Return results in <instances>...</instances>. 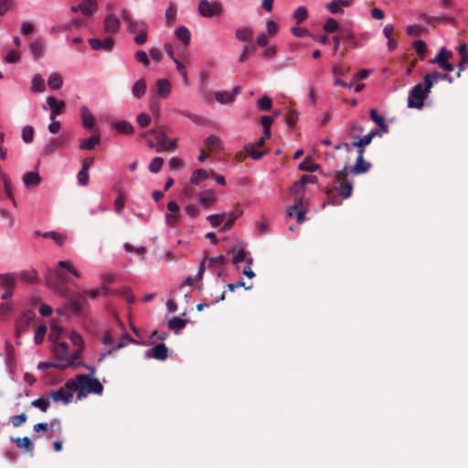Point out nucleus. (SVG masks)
<instances>
[{"label": "nucleus", "mask_w": 468, "mask_h": 468, "mask_svg": "<svg viewBox=\"0 0 468 468\" xmlns=\"http://www.w3.org/2000/svg\"><path fill=\"white\" fill-rule=\"evenodd\" d=\"M34 314L32 313H27L21 315L16 319V334L19 336L23 332H25L30 322L33 320Z\"/></svg>", "instance_id": "2eb2a0df"}, {"label": "nucleus", "mask_w": 468, "mask_h": 468, "mask_svg": "<svg viewBox=\"0 0 468 468\" xmlns=\"http://www.w3.org/2000/svg\"><path fill=\"white\" fill-rule=\"evenodd\" d=\"M123 247H124V250L126 252H135V253L141 255L143 260L145 258L147 250L144 246L133 248V246L132 244L125 243Z\"/></svg>", "instance_id": "3c124183"}, {"label": "nucleus", "mask_w": 468, "mask_h": 468, "mask_svg": "<svg viewBox=\"0 0 468 468\" xmlns=\"http://www.w3.org/2000/svg\"><path fill=\"white\" fill-rule=\"evenodd\" d=\"M209 174L205 169H197L192 173L190 181L193 185L198 186L201 181L207 179Z\"/></svg>", "instance_id": "58836bf2"}, {"label": "nucleus", "mask_w": 468, "mask_h": 468, "mask_svg": "<svg viewBox=\"0 0 468 468\" xmlns=\"http://www.w3.org/2000/svg\"><path fill=\"white\" fill-rule=\"evenodd\" d=\"M163 164L164 159L162 157H154L149 165V171L152 173L159 172Z\"/></svg>", "instance_id": "bf43d9fd"}, {"label": "nucleus", "mask_w": 468, "mask_h": 468, "mask_svg": "<svg viewBox=\"0 0 468 468\" xmlns=\"http://www.w3.org/2000/svg\"><path fill=\"white\" fill-rule=\"evenodd\" d=\"M440 80H447L450 83L453 80L449 74H443L436 70L426 74L423 78L424 84L427 85L428 89H431Z\"/></svg>", "instance_id": "9b49d317"}, {"label": "nucleus", "mask_w": 468, "mask_h": 468, "mask_svg": "<svg viewBox=\"0 0 468 468\" xmlns=\"http://www.w3.org/2000/svg\"><path fill=\"white\" fill-rule=\"evenodd\" d=\"M226 217L227 213H222L217 215H209L207 217V219L209 221L212 227L216 228L225 222Z\"/></svg>", "instance_id": "a18cd8bd"}, {"label": "nucleus", "mask_w": 468, "mask_h": 468, "mask_svg": "<svg viewBox=\"0 0 468 468\" xmlns=\"http://www.w3.org/2000/svg\"><path fill=\"white\" fill-rule=\"evenodd\" d=\"M171 93V84L166 79H160L156 81V94L166 99Z\"/></svg>", "instance_id": "6ab92c4d"}, {"label": "nucleus", "mask_w": 468, "mask_h": 468, "mask_svg": "<svg viewBox=\"0 0 468 468\" xmlns=\"http://www.w3.org/2000/svg\"><path fill=\"white\" fill-rule=\"evenodd\" d=\"M419 19L432 26L433 27H435V24L441 21L442 18L441 17H438V16H431L429 15H427L426 13H420L419 15Z\"/></svg>", "instance_id": "6e6d98bb"}, {"label": "nucleus", "mask_w": 468, "mask_h": 468, "mask_svg": "<svg viewBox=\"0 0 468 468\" xmlns=\"http://www.w3.org/2000/svg\"><path fill=\"white\" fill-rule=\"evenodd\" d=\"M20 277L29 283H35L37 282V275L36 271H27L20 273Z\"/></svg>", "instance_id": "4d7b16f0"}, {"label": "nucleus", "mask_w": 468, "mask_h": 468, "mask_svg": "<svg viewBox=\"0 0 468 468\" xmlns=\"http://www.w3.org/2000/svg\"><path fill=\"white\" fill-rule=\"evenodd\" d=\"M319 168V165L312 163L305 159L299 165V169L302 171L314 172Z\"/></svg>", "instance_id": "13d9d810"}, {"label": "nucleus", "mask_w": 468, "mask_h": 468, "mask_svg": "<svg viewBox=\"0 0 468 468\" xmlns=\"http://www.w3.org/2000/svg\"><path fill=\"white\" fill-rule=\"evenodd\" d=\"M254 51H255V47L253 45L249 44V45L244 46L243 50H242L241 54L239 55V62L243 63L244 61H246L248 59L249 55L253 53Z\"/></svg>", "instance_id": "052dcab7"}, {"label": "nucleus", "mask_w": 468, "mask_h": 468, "mask_svg": "<svg viewBox=\"0 0 468 468\" xmlns=\"http://www.w3.org/2000/svg\"><path fill=\"white\" fill-rule=\"evenodd\" d=\"M431 89L427 88V85L422 83L416 84L410 92L408 98V107L421 109L423 107V101L430 92Z\"/></svg>", "instance_id": "7ed1b4c3"}, {"label": "nucleus", "mask_w": 468, "mask_h": 468, "mask_svg": "<svg viewBox=\"0 0 468 468\" xmlns=\"http://www.w3.org/2000/svg\"><path fill=\"white\" fill-rule=\"evenodd\" d=\"M257 106L261 111H270L272 106V101L269 97L263 96L258 100Z\"/></svg>", "instance_id": "603ef678"}, {"label": "nucleus", "mask_w": 468, "mask_h": 468, "mask_svg": "<svg viewBox=\"0 0 468 468\" xmlns=\"http://www.w3.org/2000/svg\"><path fill=\"white\" fill-rule=\"evenodd\" d=\"M186 320L175 316L168 322V328L170 330L178 331L183 329L186 324Z\"/></svg>", "instance_id": "c03bdc74"}, {"label": "nucleus", "mask_w": 468, "mask_h": 468, "mask_svg": "<svg viewBox=\"0 0 468 468\" xmlns=\"http://www.w3.org/2000/svg\"><path fill=\"white\" fill-rule=\"evenodd\" d=\"M11 441L15 442L18 448L33 452L34 445L28 437L11 438Z\"/></svg>", "instance_id": "7c9ffc66"}, {"label": "nucleus", "mask_w": 468, "mask_h": 468, "mask_svg": "<svg viewBox=\"0 0 468 468\" xmlns=\"http://www.w3.org/2000/svg\"><path fill=\"white\" fill-rule=\"evenodd\" d=\"M46 101H47L48 105L50 107V110H51V114H50V117H49L50 120L56 119L57 115H59L60 113H62V112H63V110H64V108L66 106L64 101H58L53 96H48L46 99Z\"/></svg>", "instance_id": "4468645a"}, {"label": "nucleus", "mask_w": 468, "mask_h": 468, "mask_svg": "<svg viewBox=\"0 0 468 468\" xmlns=\"http://www.w3.org/2000/svg\"><path fill=\"white\" fill-rule=\"evenodd\" d=\"M48 85L51 90H58L63 85V79L60 74L54 72L48 80Z\"/></svg>", "instance_id": "4c0bfd02"}, {"label": "nucleus", "mask_w": 468, "mask_h": 468, "mask_svg": "<svg viewBox=\"0 0 468 468\" xmlns=\"http://www.w3.org/2000/svg\"><path fill=\"white\" fill-rule=\"evenodd\" d=\"M27 420V416L25 413H21L19 415L12 416L10 421L12 425L16 428L20 427L23 423H25Z\"/></svg>", "instance_id": "69168bd1"}, {"label": "nucleus", "mask_w": 468, "mask_h": 468, "mask_svg": "<svg viewBox=\"0 0 468 468\" xmlns=\"http://www.w3.org/2000/svg\"><path fill=\"white\" fill-rule=\"evenodd\" d=\"M16 285L15 274L7 273L0 275V286L5 290H14Z\"/></svg>", "instance_id": "c85d7f7f"}, {"label": "nucleus", "mask_w": 468, "mask_h": 468, "mask_svg": "<svg viewBox=\"0 0 468 468\" xmlns=\"http://www.w3.org/2000/svg\"><path fill=\"white\" fill-rule=\"evenodd\" d=\"M198 201L199 204L207 208L210 206H212L216 202V196L213 190L208 189L202 191L198 194Z\"/></svg>", "instance_id": "f3484780"}, {"label": "nucleus", "mask_w": 468, "mask_h": 468, "mask_svg": "<svg viewBox=\"0 0 468 468\" xmlns=\"http://www.w3.org/2000/svg\"><path fill=\"white\" fill-rule=\"evenodd\" d=\"M176 37L183 42L185 46H188L191 40V34L187 27L181 26L176 29Z\"/></svg>", "instance_id": "c756f323"}, {"label": "nucleus", "mask_w": 468, "mask_h": 468, "mask_svg": "<svg viewBox=\"0 0 468 468\" xmlns=\"http://www.w3.org/2000/svg\"><path fill=\"white\" fill-rule=\"evenodd\" d=\"M34 138V128L27 125L22 129V139L26 144H29Z\"/></svg>", "instance_id": "864d4df0"}, {"label": "nucleus", "mask_w": 468, "mask_h": 468, "mask_svg": "<svg viewBox=\"0 0 468 468\" xmlns=\"http://www.w3.org/2000/svg\"><path fill=\"white\" fill-rule=\"evenodd\" d=\"M49 398L41 397L37 399H35L31 402V406L39 409L42 412H47L49 407Z\"/></svg>", "instance_id": "37998d69"}, {"label": "nucleus", "mask_w": 468, "mask_h": 468, "mask_svg": "<svg viewBox=\"0 0 468 468\" xmlns=\"http://www.w3.org/2000/svg\"><path fill=\"white\" fill-rule=\"evenodd\" d=\"M220 144L221 140L216 134H211L205 140V145L210 151L218 149L220 147Z\"/></svg>", "instance_id": "79ce46f5"}, {"label": "nucleus", "mask_w": 468, "mask_h": 468, "mask_svg": "<svg viewBox=\"0 0 468 468\" xmlns=\"http://www.w3.org/2000/svg\"><path fill=\"white\" fill-rule=\"evenodd\" d=\"M308 17V11L305 6H299L293 12V18L296 20L297 24L303 22Z\"/></svg>", "instance_id": "49530a36"}, {"label": "nucleus", "mask_w": 468, "mask_h": 468, "mask_svg": "<svg viewBox=\"0 0 468 468\" xmlns=\"http://www.w3.org/2000/svg\"><path fill=\"white\" fill-rule=\"evenodd\" d=\"M73 391L66 388V385L57 390H51L48 393V398H51L55 402H62L68 404L73 398Z\"/></svg>", "instance_id": "0eeeda50"}, {"label": "nucleus", "mask_w": 468, "mask_h": 468, "mask_svg": "<svg viewBox=\"0 0 468 468\" xmlns=\"http://www.w3.org/2000/svg\"><path fill=\"white\" fill-rule=\"evenodd\" d=\"M136 121L140 127L144 128L150 124L151 117L149 114L142 112L137 115Z\"/></svg>", "instance_id": "0e129e2a"}, {"label": "nucleus", "mask_w": 468, "mask_h": 468, "mask_svg": "<svg viewBox=\"0 0 468 468\" xmlns=\"http://www.w3.org/2000/svg\"><path fill=\"white\" fill-rule=\"evenodd\" d=\"M146 357H153L156 360L164 361L167 358V347L165 344L160 343L148 349L145 353Z\"/></svg>", "instance_id": "f8f14e48"}, {"label": "nucleus", "mask_w": 468, "mask_h": 468, "mask_svg": "<svg viewBox=\"0 0 468 468\" xmlns=\"http://www.w3.org/2000/svg\"><path fill=\"white\" fill-rule=\"evenodd\" d=\"M29 48H30L31 55L33 56V58L35 59H38L41 57H43L44 50H45V46H44V44L42 42L37 41V40L33 41L29 45Z\"/></svg>", "instance_id": "473e14b6"}, {"label": "nucleus", "mask_w": 468, "mask_h": 468, "mask_svg": "<svg viewBox=\"0 0 468 468\" xmlns=\"http://www.w3.org/2000/svg\"><path fill=\"white\" fill-rule=\"evenodd\" d=\"M243 213V210L239 207V205L235 207V209L229 213H227L226 221L222 227L223 230L229 229L234 224L235 220L239 218Z\"/></svg>", "instance_id": "aec40b11"}, {"label": "nucleus", "mask_w": 468, "mask_h": 468, "mask_svg": "<svg viewBox=\"0 0 468 468\" xmlns=\"http://www.w3.org/2000/svg\"><path fill=\"white\" fill-rule=\"evenodd\" d=\"M46 333H47L46 325L40 324L37 326L36 334H35V337H34L35 343L37 345H40L43 342Z\"/></svg>", "instance_id": "5fc2aeb1"}, {"label": "nucleus", "mask_w": 468, "mask_h": 468, "mask_svg": "<svg viewBox=\"0 0 468 468\" xmlns=\"http://www.w3.org/2000/svg\"><path fill=\"white\" fill-rule=\"evenodd\" d=\"M407 34L410 37H418L420 36L424 31V27L417 25H410L407 27Z\"/></svg>", "instance_id": "680f3d73"}, {"label": "nucleus", "mask_w": 468, "mask_h": 468, "mask_svg": "<svg viewBox=\"0 0 468 468\" xmlns=\"http://www.w3.org/2000/svg\"><path fill=\"white\" fill-rule=\"evenodd\" d=\"M452 57V53L451 51H447L445 48H442L438 55L432 60L433 63H437L440 68L444 69L447 72L453 70V65L447 61L448 58Z\"/></svg>", "instance_id": "9d476101"}, {"label": "nucleus", "mask_w": 468, "mask_h": 468, "mask_svg": "<svg viewBox=\"0 0 468 468\" xmlns=\"http://www.w3.org/2000/svg\"><path fill=\"white\" fill-rule=\"evenodd\" d=\"M69 346L66 342H60L53 347V354L57 359L69 358Z\"/></svg>", "instance_id": "bb28decb"}, {"label": "nucleus", "mask_w": 468, "mask_h": 468, "mask_svg": "<svg viewBox=\"0 0 468 468\" xmlns=\"http://www.w3.org/2000/svg\"><path fill=\"white\" fill-rule=\"evenodd\" d=\"M371 164L365 161L364 157H356L355 165L350 169L354 175L365 174L369 171Z\"/></svg>", "instance_id": "412c9836"}, {"label": "nucleus", "mask_w": 468, "mask_h": 468, "mask_svg": "<svg viewBox=\"0 0 468 468\" xmlns=\"http://www.w3.org/2000/svg\"><path fill=\"white\" fill-rule=\"evenodd\" d=\"M120 19L115 14L110 13L104 17L103 30L109 37L116 34L120 30Z\"/></svg>", "instance_id": "6e6552de"}, {"label": "nucleus", "mask_w": 468, "mask_h": 468, "mask_svg": "<svg viewBox=\"0 0 468 468\" xmlns=\"http://www.w3.org/2000/svg\"><path fill=\"white\" fill-rule=\"evenodd\" d=\"M64 142L62 138H53L43 149L44 155L52 154L57 149L62 148Z\"/></svg>", "instance_id": "393cba45"}, {"label": "nucleus", "mask_w": 468, "mask_h": 468, "mask_svg": "<svg viewBox=\"0 0 468 468\" xmlns=\"http://www.w3.org/2000/svg\"><path fill=\"white\" fill-rule=\"evenodd\" d=\"M81 5V12L85 16H90L95 13L98 9L96 0H84L80 3Z\"/></svg>", "instance_id": "c9c22d12"}, {"label": "nucleus", "mask_w": 468, "mask_h": 468, "mask_svg": "<svg viewBox=\"0 0 468 468\" xmlns=\"http://www.w3.org/2000/svg\"><path fill=\"white\" fill-rule=\"evenodd\" d=\"M225 257L218 255L217 257H211L205 259L199 266L198 272L197 274V280H201L205 271L206 266L207 267H220L224 265Z\"/></svg>", "instance_id": "1a4fd4ad"}, {"label": "nucleus", "mask_w": 468, "mask_h": 468, "mask_svg": "<svg viewBox=\"0 0 468 468\" xmlns=\"http://www.w3.org/2000/svg\"><path fill=\"white\" fill-rule=\"evenodd\" d=\"M350 5V1L348 0H333L331 3L326 5V9H328L333 14L342 13V7H346Z\"/></svg>", "instance_id": "a878e982"}, {"label": "nucleus", "mask_w": 468, "mask_h": 468, "mask_svg": "<svg viewBox=\"0 0 468 468\" xmlns=\"http://www.w3.org/2000/svg\"><path fill=\"white\" fill-rule=\"evenodd\" d=\"M101 144V137L99 133L92 134L88 139H83L80 144V150H92L95 146Z\"/></svg>", "instance_id": "b1692460"}, {"label": "nucleus", "mask_w": 468, "mask_h": 468, "mask_svg": "<svg viewBox=\"0 0 468 468\" xmlns=\"http://www.w3.org/2000/svg\"><path fill=\"white\" fill-rule=\"evenodd\" d=\"M244 152L253 160H260L267 153L266 151H257L256 144L252 143L244 146Z\"/></svg>", "instance_id": "f704fd0d"}, {"label": "nucleus", "mask_w": 468, "mask_h": 468, "mask_svg": "<svg viewBox=\"0 0 468 468\" xmlns=\"http://www.w3.org/2000/svg\"><path fill=\"white\" fill-rule=\"evenodd\" d=\"M338 22L334 18H328L324 25V29L328 33H334L338 29Z\"/></svg>", "instance_id": "e2e57ef3"}, {"label": "nucleus", "mask_w": 468, "mask_h": 468, "mask_svg": "<svg viewBox=\"0 0 468 468\" xmlns=\"http://www.w3.org/2000/svg\"><path fill=\"white\" fill-rule=\"evenodd\" d=\"M198 11L204 17H213L221 16L223 10L218 2L210 3L207 0H200Z\"/></svg>", "instance_id": "20e7f679"}, {"label": "nucleus", "mask_w": 468, "mask_h": 468, "mask_svg": "<svg viewBox=\"0 0 468 468\" xmlns=\"http://www.w3.org/2000/svg\"><path fill=\"white\" fill-rule=\"evenodd\" d=\"M301 204H302V200L297 199L292 206L288 207V210H287V214L290 218L292 217L293 212H296L297 222L299 224L303 222L304 218H305V213H306V211L304 209L299 208V206Z\"/></svg>", "instance_id": "4be33fe9"}, {"label": "nucleus", "mask_w": 468, "mask_h": 468, "mask_svg": "<svg viewBox=\"0 0 468 468\" xmlns=\"http://www.w3.org/2000/svg\"><path fill=\"white\" fill-rule=\"evenodd\" d=\"M297 120H298V112L295 110H291L285 117V122L289 127L294 126Z\"/></svg>", "instance_id": "338daca9"}, {"label": "nucleus", "mask_w": 468, "mask_h": 468, "mask_svg": "<svg viewBox=\"0 0 468 468\" xmlns=\"http://www.w3.org/2000/svg\"><path fill=\"white\" fill-rule=\"evenodd\" d=\"M114 128L120 133L130 134L133 132V125L126 121H119L115 122Z\"/></svg>", "instance_id": "a19ab883"}, {"label": "nucleus", "mask_w": 468, "mask_h": 468, "mask_svg": "<svg viewBox=\"0 0 468 468\" xmlns=\"http://www.w3.org/2000/svg\"><path fill=\"white\" fill-rule=\"evenodd\" d=\"M32 92L38 93L45 90V82L40 74H35L31 81Z\"/></svg>", "instance_id": "e433bc0d"}, {"label": "nucleus", "mask_w": 468, "mask_h": 468, "mask_svg": "<svg viewBox=\"0 0 468 468\" xmlns=\"http://www.w3.org/2000/svg\"><path fill=\"white\" fill-rule=\"evenodd\" d=\"M89 44L94 50H105L112 51L114 46L113 39L111 37H107L103 40L99 38H90Z\"/></svg>", "instance_id": "ddd939ff"}, {"label": "nucleus", "mask_w": 468, "mask_h": 468, "mask_svg": "<svg viewBox=\"0 0 468 468\" xmlns=\"http://www.w3.org/2000/svg\"><path fill=\"white\" fill-rule=\"evenodd\" d=\"M80 118H81V122H82L83 127L86 129H89V130L92 129L94 126V122H95L94 115L90 112L89 108L85 105L80 107Z\"/></svg>", "instance_id": "dca6fc26"}, {"label": "nucleus", "mask_w": 468, "mask_h": 468, "mask_svg": "<svg viewBox=\"0 0 468 468\" xmlns=\"http://www.w3.org/2000/svg\"><path fill=\"white\" fill-rule=\"evenodd\" d=\"M363 131L364 129L361 125L354 123L350 126L348 134L352 139L356 140L359 137V133H363Z\"/></svg>", "instance_id": "774afa93"}, {"label": "nucleus", "mask_w": 468, "mask_h": 468, "mask_svg": "<svg viewBox=\"0 0 468 468\" xmlns=\"http://www.w3.org/2000/svg\"><path fill=\"white\" fill-rule=\"evenodd\" d=\"M235 37L242 42H249L253 37V30L250 27H240L235 32Z\"/></svg>", "instance_id": "2f4dec72"}, {"label": "nucleus", "mask_w": 468, "mask_h": 468, "mask_svg": "<svg viewBox=\"0 0 468 468\" xmlns=\"http://www.w3.org/2000/svg\"><path fill=\"white\" fill-rule=\"evenodd\" d=\"M66 388L78 392V399H81L89 394L101 395L103 392V386L97 379L85 374L76 376V379H69Z\"/></svg>", "instance_id": "f03ea898"}, {"label": "nucleus", "mask_w": 468, "mask_h": 468, "mask_svg": "<svg viewBox=\"0 0 468 468\" xmlns=\"http://www.w3.org/2000/svg\"><path fill=\"white\" fill-rule=\"evenodd\" d=\"M176 17V8L174 4H170L165 10V20L166 24L171 26L175 23Z\"/></svg>", "instance_id": "09e8293b"}, {"label": "nucleus", "mask_w": 468, "mask_h": 468, "mask_svg": "<svg viewBox=\"0 0 468 468\" xmlns=\"http://www.w3.org/2000/svg\"><path fill=\"white\" fill-rule=\"evenodd\" d=\"M158 146L156 148V152H170L174 151L177 145V139L170 140L167 138L166 133H165V128L161 129L158 132V134L155 137Z\"/></svg>", "instance_id": "423d86ee"}, {"label": "nucleus", "mask_w": 468, "mask_h": 468, "mask_svg": "<svg viewBox=\"0 0 468 468\" xmlns=\"http://www.w3.org/2000/svg\"><path fill=\"white\" fill-rule=\"evenodd\" d=\"M339 184L338 192L341 197L344 198H347L352 195L353 192V185L348 180H344L341 182H337Z\"/></svg>", "instance_id": "72a5a7b5"}, {"label": "nucleus", "mask_w": 468, "mask_h": 468, "mask_svg": "<svg viewBox=\"0 0 468 468\" xmlns=\"http://www.w3.org/2000/svg\"><path fill=\"white\" fill-rule=\"evenodd\" d=\"M147 85L144 78L135 81L132 87L133 96L136 99H141L146 92Z\"/></svg>", "instance_id": "5701e85b"}, {"label": "nucleus", "mask_w": 468, "mask_h": 468, "mask_svg": "<svg viewBox=\"0 0 468 468\" xmlns=\"http://www.w3.org/2000/svg\"><path fill=\"white\" fill-rule=\"evenodd\" d=\"M59 362L58 363H53V367L54 368H58L59 370H65L67 369L68 367H72L74 369L78 368L79 367V364H77L76 362H74L72 359H70L69 357V358H64V359H58Z\"/></svg>", "instance_id": "ea45409f"}, {"label": "nucleus", "mask_w": 468, "mask_h": 468, "mask_svg": "<svg viewBox=\"0 0 468 468\" xmlns=\"http://www.w3.org/2000/svg\"><path fill=\"white\" fill-rule=\"evenodd\" d=\"M121 16L127 24V31L130 33H139L146 28V25L144 21L134 19L131 13L125 8L121 11Z\"/></svg>", "instance_id": "39448f33"}, {"label": "nucleus", "mask_w": 468, "mask_h": 468, "mask_svg": "<svg viewBox=\"0 0 468 468\" xmlns=\"http://www.w3.org/2000/svg\"><path fill=\"white\" fill-rule=\"evenodd\" d=\"M370 119L380 128L381 132L388 133V126L385 122L383 116L378 115L376 109L369 111Z\"/></svg>", "instance_id": "cd10ccee"}, {"label": "nucleus", "mask_w": 468, "mask_h": 468, "mask_svg": "<svg viewBox=\"0 0 468 468\" xmlns=\"http://www.w3.org/2000/svg\"><path fill=\"white\" fill-rule=\"evenodd\" d=\"M126 341L133 343V344H138V342L136 340H134L132 336H130L128 334H125V335H123L122 339L118 342L116 346L109 349L108 354L111 355L114 350L124 347L126 346Z\"/></svg>", "instance_id": "de8ad7c7"}, {"label": "nucleus", "mask_w": 468, "mask_h": 468, "mask_svg": "<svg viewBox=\"0 0 468 468\" xmlns=\"http://www.w3.org/2000/svg\"><path fill=\"white\" fill-rule=\"evenodd\" d=\"M23 182L27 188L30 189L37 186L41 182V177L38 172L31 171L27 172L23 176Z\"/></svg>", "instance_id": "a211bd4d"}, {"label": "nucleus", "mask_w": 468, "mask_h": 468, "mask_svg": "<svg viewBox=\"0 0 468 468\" xmlns=\"http://www.w3.org/2000/svg\"><path fill=\"white\" fill-rule=\"evenodd\" d=\"M64 272L59 270L54 271L48 270L46 274L47 285L69 300V306L75 314H80L87 300L81 294L70 293L69 289L64 286Z\"/></svg>", "instance_id": "f257e3e1"}, {"label": "nucleus", "mask_w": 468, "mask_h": 468, "mask_svg": "<svg viewBox=\"0 0 468 468\" xmlns=\"http://www.w3.org/2000/svg\"><path fill=\"white\" fill-rule=\"evenodd\" d=\"M215 98L219 103H230L233 102V95H230L227 91H218L215 93Z\"/></svg>", "instance_id": "8fccbe9b"}]
</instances>
